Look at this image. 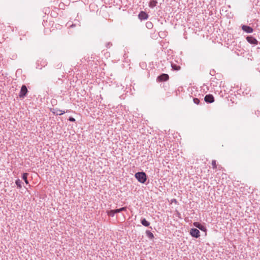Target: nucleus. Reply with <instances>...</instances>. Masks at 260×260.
Instances as JSON below:
<instances>
[{"mask_svg":"<svg viewBox=\"0 0 260 260\" xmlns=\"http://www.w3.org/2000/svg\"><path fill=\"white\" fill-rule=\"evenodd\" d=\"M135 176L138 181L141 183H144L147 179L146 174L143 172L136 173Z\"/></svg>","mask_w":260,"mask_h":260,"instance_id":"nucleus-1","label":"nucleus"},{"mask_svg":"<svg viewBox=\"0 0 260 260\" xmlns=\"http://www.w3.org/2000/svg\"><path fill=\"white\" fill-rule=\"evenodd\" d=\"M27 89L25 85H23L22 86L21 90L19 93L20 98H24L27 93Z\"/></svg>","mask_w":260,"mask_h":260,"instance_id":"nucleus-2","label":"nucleus"},{"mask_svg":"<svg viewBox=\"0 0 260 260\" xmlns=\"http://www.w3.org/2000/svg\"><path fill=\"white\" fill-rule=\"evenodd\" d=\"M200 231L197 229H191L190 231V234L193 237L199 238L200 236Z\"/></svg>","mask_w":260,"mask_h":260,"instance_id":"nucleus-3","label":"nucleus"},{"mask_svg":"<svg viewBox=\"0 0 260 260\" xmlns=\"http://www.w3.org/2000/svg\"><path fill=\"white\" fill-rule=\"evenodd\" d=\"M169 78V75L166 74H162L157 77L158 82H163L167 81Z\"/></svg>","mask_w":260,"mask_h":260,"instance_id":"nucleus-4","label":"nucleus"},{"mask_svg":"<svg viewBox=\"0 0 260 260\" xmlns=\"http://www.w3.org/2000/svg\"><path fill=\"white\" fill-rule=\"evenodd\" d=\"M138 18L141 20H146L148 18V15L146 12L141 11L138 15Z\"/></svg>","mask_w":260,"mask_h":260,"instance_id":"nucleus-5","label":"nucleus"},{"mask_svg":"<svg viewBox=\"0 0 260 260\" xmlns=\"http://www.w3.org/2000/svg\"><path fill=\"white\" fill-rule=\"evenodd\" d=\"M246 40L249 43L251 44L256 45L258 43V41L256 39L251 36H248L246 38Z\"/></svg>","mask_w":260,"mask_h":260,"instance_id":"nucleus-6","label":"nucleus"},{"mask_svg":"<svg viewBox=\"0 0 260 260\" xmlns=\"http://www.w3.org/2000/svg\"><path fill=\"white\" fill-rule=\"evenodd\" d=\"M193 225L194 226L198 228V229H199L200 230H201L202 231L206 232L207 230L206 226L201 224L200 223H199L198 222H194Z\"/></svg>","mask_w":260,"mask_h":260,"instance_id":"nucleus-7","label":"nucleus"},{"mask_svg":"<svg viewBox=\"0 0 260 260\" xmlns=\"http://www.w3.org/2000/svg\"><path fill=\"white\" fill-rule=\"evenodd\" d=\"M205 101L207 103H212L214 102V97L211 94L206 95L205 97Z\"/></svg>","mask_w":260,"mask_h":260,"instance_id":"nucleus-8","label":"nucleus"},{"mask_svg":"<svg viewBox=\"0 0 260 260\" xmlns=\"http://www.w3.org/2000/svg\"><path fill=\"white\" fill-rule=\"evenodd\" d=\"M51 111L53 114H56L57 115H61L65 113L64 111H62L57 109H51Z\"/></svg>","mask_w":260,"mask_h":260,"instance_id":"nucleus-9","label":"nucleus"},{"mask_svg":"<svg viewBox=\"0 0 260 260\" xmlns=\"http://www.w3.org/2000/svg\"><path fill=\"white\" fill-rule=\"evenodd\" d=\"M242 28L244 31L248 33H251L253 32V29L251 27L247 25H243Z\"/></svg>","mask_w":260,"mask_h":260,"instance_id":"nucleus-10","label":"nucleus"},{"mask_svg":"<svg viewBox=\"0 0 260 260\" xmlns=\"http://www.w3.org/2000/svg\"><path fill=\"white\" fill-rule=\"evenodd\" d=\"M141 222L145 226H148L150 225V222L147 221L145 218H142Z\"/></svg>","mask_w":260,"mask_h":260,"instance_id":"nucleus-11","label":"nucleus"},{"mask_svg":"<svg viewBox=\"0 0 260 260\" xmlns=\"http://www.w3.org/2000/svg\"><path fill=\"white\" fill-rule=\"evenodd\" d=\"M171 67L174 70L179 71L181 69V67L179 65H177L174 63H172Z\"/></svg>","mask_w":260,"mask_h":260,"instance_id":"nucleus-12","label":"nucleus"},{"mask_svg":"<svg viewBox=\"0 0 260 260\" xmlns=\"http://www.w3.org/2000/svg\"><path fill=\"white\" fill-rule=\"evenodd\" d=\"M146 234L147 236L150 239H152L154 238V235L152 232L150 231H146Z\"/></svg>","mask_w":260,"mask_h":260,"instance_id":"nucleus-13","label":"nucleus"},{"mask_svg":"<svg viewBox=\"0 0 260 260\" xmlns=\"http://www.w3.org/2000/svg\"><path fill=\"white\" fill-rule=\"evenodd\" d=\"M157 4V2L156 1H155V0H151L150 3H149V6L151 8H153L155 6H156V4Z\"/></svg>","mask_w":260,"mask_h":260,"instance_id":"nucleus-14","label":"nucleus"},{"mask_svg":"<svg viewBox=\"0 0 260 260\" xmlns=\"http://www.w3.org/2000/svg\"><path fill=\"white\" fill-rule=\"evenodd\" d=\"M106 213L108 215L111 217H114L115 214L114 210H107Z\"/></svg>","mask_w":260,"mask_h":260,"instance_id":"nucleus-15","label":"nucleus"},{"mask_svg":"<svg viewBox=\"0 0 260 260\" xmlns=\"http://www.w3.org/2000/svg\"><path fill=\"white\" fill-rule=\"evenodd\" d=\"M27 176H28V174L26 173H24L22 175V179L24 180V181H25V182L26 184H28V183L27 179Z\"/></svg>","mask_w":260,"mask_h":260,"instance_id":"nucleus-16","label":"nucleus"},{"mask_svg":"<svg viewBox=\"0 0 260 260\" xmlns=\"http://www.w3.org/2000/svg\"><path fill=\"white\" fill-rule=\"evenodd\" d=\"M16 184L17 185V186L19 188H21L22 187L21 186V181L20 179H18L16 180Z\"/></svg>","mask_w":260,"mask_h":260,"instance_id":"nucleus-17","label":"nucleus"},{"mask_svg":"<svg viewBox=\"0 0 260 260\" xmlns=\"http://www.w3.org/2000/svg\"><path fill=\"white\" fill-rule=\"evenodd\" d=\"M119 211L120 212H122V211H126V210H127V207H122L121 208H119Z\"/></svg>","mask_w":260,"mask_h":260,"instance_id":"nucleus-18","label":"nucleus"},{"mask_svg":"<svg viewBox=\"0 0 260 260\" xmlns=\"http://www.w3.org/2000/svg\"><path fill=\"white\" fill-rule=\"evenodd\" d=\"M193 102L196 104L198 105L200 103V100L197 98H194L193 99Z\"/></svg>","mask_w":260,"mask_h":260,"instance_id":"nucleus-19","label":"nucleus"},{"mask_svg":"<svg viewBox=\"0 0 260 260\" xmlns=\"http://www.w3.org/2000/svg\"><path fill=\"white\" fill-rule=\"evenodd\" d=\"M217 167L216 164H212V168L213 169H215Z\"/></svg>","mask_w":260,"mask_h":260,"instance_id":"nucleus-20","label":"nucleus"},{"mask_svg":"<svg viewBox=\"0 0 260 260\" xmlns=\"http://www.w3.org/2000/svg\"><path fill=\"white\" fill-rule=\"evenodd\" d=\"M69 120L71 121H73V122L75 121V118L73 117H70Z\"/></svg>","mask_w":260,"mask_h":260,"instance_id":"nucleus-21","label":"nucleus"},{"mask_svg":"<svg viewBox=\"0 0 260 260\" xmlns=\"http://www.w3.org/2000/svg\"><path fill=\"white\" fill-rule=\"evenodd\" d=\"M114 210V212H115V214L120 212L119 209H116V210Z\"/></svg>","mask_w":260,"mask_h":260,"instance_id":"nucleus-22","label":"nucleus"},{"mask_svg":"<svg viewBox=\"0 0 260 260\" xmlns=\"http://www.w3.org/2000/svg\"><path fill=\"white\" fill-rule=\"evenodd\" d=\"M3 24H0V29L2 27Z\"/></svg>","mask_w":260,"mask_h":260,"instance_id":"nucleus-23","label":"nucleus"},{"mask_svg":"<svg viewBox=\"0 0 260 260\" xmlns=\"http://www.w3.org/2000/svg\"><path fill=\"white\" fill-rule=\"evenodd\" d=\"M141 260H144V259H141Z\"/></svg>","mask_w":260,"mask_h":260,"instance_id":"nucleus-24","label":"nucleus"}]
</instances>
